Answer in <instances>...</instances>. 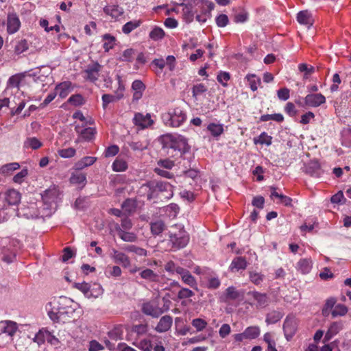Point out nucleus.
Instances as JSON below:
<instances>
[{
    "label": "nucleus",
    "instance_id": "nucleus-53",
    "mask_svg": "<svg viewBox=\"0 0 351 351\" xmlns=\"http://www.w3.org/2000/svg\"><path fill=\"white\" fill-rule=\"evenodd\" d=\"M135 51L133 49H125L120 58L121 61L131 62L134 60Z\"/></svg>",
    "mask_w": 351,
    "mask_h": 351
},
{
    "label": "nucleus",
    "instance_id": "nucleus-56",
    "mask_svg": "<svg viewBox=\"0 0 351 351\" xmlns=\"http://www.w3.org/2000/svg\"><path fill=\"white\" fill-rule=\"evenodd\" d=\"M47 330H40L35 335L34 338V341L37 343L38 345H41L43 344L45 341H46V339H47Z\"/></svg>",
    "mask_w": 351,
    "mask_h": 351
},
{
    "label": "nucleus",
    "instance_id": "nucleus-18",
    "mask_svg": "<svg viewBox=\"0 0 351 351\" xmlns=\"http://www.w3.org/2000/svg\"><path fill=\"white\" fill-rule=\"evenodd\" d=\"M132 89L133 91L132 101H138L143 96L145 86L141 80H134L132 84Z\"/></svg>",
    "mask_w": 351,
    "mask_h": 351
},
{
    "label": "nucleus",
    "instance_id": "nucleus-42",
    "mask_svg": "<svg viewBox=\"0 0 351 351\" xmlns=\"http://www.w3.org/2000/svg\"><path fill=\"white\" fill-rule=\"evenodd\" d=\"M42 146V143L36 137L27 138L24 143V147L26 148H32L37 149Z\"/></svg>",
    "mask_w": 351,
    "mask_h": 351
},
{
    "label": "nucleus",
    "instance_id": "nucleus-44",
    "mask_svg": "<svg viewBox=\"0 0 351 351\" xmlns=\"http://www.w3.org/2000/svg\"><path fill=\"white\" fill-rule=\"evenodd\" d=\"M348 313V308L341 304H337L332 311V316L336 317L338 316H343Z\"/></svg>",
    "mask_w": 351,
    "mask_h": 351
},
{
    "label": "nucleus",
    "instance_id": "nucleus-39",
    "mask_svg": "<svg viewBox=\"0 0 351 351\" xmlns=\"http://www.w3.org/2000/svg\"><path fill=\"white\" fill-rule=\"evenodd\" d=\"M112 168L114 171H124L128 169V164L123 159L117 158L112 163Z\"/></svg>",
    "mask_w": 351,
    "mask_h": 351
},
{
    "label": "nucleus",
    "instance_id": "nucleus-25",
    "mask_svg": "<svg viewBox=\"0 0 351 351\" xmlns=\"http://www.w3.org/2000/svg\"><path fill=\"white\" fill-rule=\"evenodd\" d=\"M172 325V317L169 315H165L161 317L155 330L160 332H166L170 329Z\"/></svg>",
    "mask_w": 351,
    "mask_h": 351
},
{
    "label": "nucleus",
    "instance_id": "nucleus-38",
    "mask_svg": "<svg viewBox=\"0 0 351 351\" xmlns=\"http://www.w3.org/2000/svg\"><path fill=\"white\" fill-rule=\"evenodd\" d=\"M141 24V21L140 20H134L126 23L122 27V32L125 34H128L134 29L138 27Z\"/></svg>",
    "mask_w": 351,
    "mask_h": 351
},
{
    "label": "nucleus",
    "instance_id": "nucleus-49",
    "mask_svg": "<svg viewBox=\"0 0 351 351\" xmlns=\"http://www.w3.org/2000/svg\"><path fill=\"white\" fill-rule=\"evenodd\" d=\"M29 48V45L26 40H19L14 48V51L17 54H21L25 51H27Z\"/></svg>",
    "mask_w": 351,
    "mask_h": 351
},
{
    "label": "nucleus",
    "instance_id": "nucleus-58",
    "mask_svg": "<svg viewBox=\"0 0 351 351\" xmlns=\"http://www.w3.org/2000/svg\"><path fill=\"white\" fill-rule=\"evenodd\" d=\"M250 279L254 284L260 285L264 279V276L258 272L252 271L250 273Z\"/></svg>",
    "mask_w": 351,
    "mask_h": 351
},
{
    "label": "nucleus",
    "instance_id": "nucleus-55",
    "mask_svg": "<svg viewBox=\"0 0 351 351\" xmlns=\"http://www.w3.org/2000/svg\"><path fill=\"white\" fill-rule=\"evenodd\" d=\"M182 6H183V15L184 19L189 21L191 22L193 19V14L192 13L191 10V6L190 5L184 4L182 3L180 4Z\"/></svg>",
    "mask_w": 351,
    "mask_h": 351
},
{
    "label": "nucleus",
    "instance_id": "nucleus-5",
    "mask_svg": "<svg viewBox=\"0 0 351 351\" xmlns=\"http://www.w3.org/2000/svg\"><path fill=\"white\" fill-rule=\"evenodd\" d=\"M60 195L58 188L54 186L44 192L42 198L45 205L43 210H46V212L43 213V215L46 216L51 215V210L56 208V204L60 199Z\"/></svg>",
    "mask_w": 351,
    "mask_h": 351
},
{
    "label": "nucleus",
    "instance_id": "nucleus-19",
    "mask_svg": "<svg viewBox=\"0 0 351 351\" xmlns=\"http://www.w3.org/2000/svg\"><path fill=\"white\" fill-rule=\"evenodd\" d=\"M112 258L116 263L121 264L123 267L130 266V261L128 256L124 253L119 252L115 249L112 250Z\"/></svg>",
    "mask_w": 351,
    "mask_h": 351
},
{
    "label": "nucleus",
    "instance_id": "nucleus-21",
    "mask_svg": "<svg viewBox=\"0 0 351 351\" xmlns=\"http://www.w3.org/2000/svg\"><path fill=\"white\" fill-rule=\"evenodd\" d=\"M342 328V324L341 322H332L326 333L325 334L324 341L327 342L330 340L335 335H336Z\"/></svg>",
    "mask_w": 351,
    "mask_h": 351
},
{
    "label": "nucleus",
    "instance_id": "nucleus-27",
    "mask_svg": "<svg viewBox=\"0 0 351 351\" xmlns=\"http://www.w3.org/2000/svg\"><path fill=\"white\" fill-rule=\"evenodd\" d=\"M247 267V261L245 258L238 256L234 258L230 265V270L232 271H239L241 269L244 270Z\"/></svg>",
    "mask_w": 351,
    "mask_h": 351
},
{
    "label": "nucleus",
    "instance_id": "nucleus-31",
    "mask_svg": "<svg viewBox=\"0 0 351 351\" xmlns=\"http://www.w3.org/2000/svg\"><path fill=\"white\" fill-rule=\"evenodd\" d=\"M20 168L19 162H10L5 164L1 167L0 173L8 176L12 174V173Z\"/></svg>",
    "mask_w": 351,
    "mask_h": 351
},
{
    "label": "nucleus",
    "instance_id": "nucleus-30",
    "mask_svg": "<svg viewBox=\"0 0 351 351\" xmlns=\"http://www.w3.org/2000/svg\"><path fill=\"white\" fill-rule=\"evenodd\" d=\"M252 298L256 302L258 307H265L268 304V298L265 293H261L257 291L249 293Z\"/></svg>",
    "mask_w": 351,
    "mask_h": 351
},
{
    "label": "nucleus",
    "instance_id": "nucleus-24",
    "mask_svg": "<svg viewBox=\"0 0 351 351\" xmlns=\"http://www.w3.org/2000/svg\"><path fill=\"white\" fill-rule=\"evenodd\" d=\"M104 12L112 19H117L123 14V9L119 5H108L104 8Z\"/></svg>",
    "mask_w": 351,
    "mask_h": 351
},
{
    "label": "nucleus",
    "instance_id": "nucleus-11",
    "mask_svg": "<svg viewBox=\"0 0 351 351\" xmlns=\"http://www.w3.org/2000/svg\"><path fill=\"white\" fill-rule=\"evenodd\" d=\"M304 102L310 107H318L326 102L325 97L321 93L308 94L305 97Z\"/></svg>",
    "mask_w": 351,
    "mask_h": 351
},
{
    "label": "nucleus",
    "instance_id": "nucleus-1",
    "mask_svg": "<svg viewBox=\"0 0 351 351\" xmlns=\"http://www.w3.org/2000/svg\"><path fill=\"white\" fill-rule=\"evenodd\" d=\"M189 238L186 232L180 230L178 234L172 233L165 228L161 221H155V246L158 250L168 251L172 248H183L189 243Z\"/></svg>",
    "mask_w": 351,
    "mask_h": 351
},
{
    "label": "nucleus",
    "instance_id": "nucleus-61",
    "mask_svg": "<svg viewBox=\"0 0 351 351\" xmlns=\"http://www.w3.org/2000/svg\"><path fill=\"white\" fill-rule=\"evenodd\" d=\"M119 151V148L117 145H111L105 150L104 156L106 158L112 157L117 155Z\"/></svg>",
    "mask_w": 351,
    "mask_h": 351
},
{
    "label": "nucleus",
    "instance_id": "nucleus-22",
    "mask_svg": "<svg viewBox=\"0 0 351 351\" xmlns=\"http://www.w3.org/2000/svg\"><path fill=\"white\" fill-rule=\"evenodd\" d=\"M224 125L219 123H210L207 125V130L214 138H219L224 132Z\"/></svg>",
    "mask_w": 351,
    "mask_h": 351
},
{
    "label": "nucleus",
    "instance_id": "nucleus-17",
    "mask_svg": "<svg viewBox=\"0 0 351 351\" xmlns=\"http://www.w3.org/2000/svg\"><path fill=\"white\" fill-rule=\"evenodd\" d=\"M75 130L85 141H90L93 139L97 133L95 128L89 127L82 129V128L78 125H75Z\"/></svg>",
    "mask_w": 351,
    "mask_h": 351
},
{
    "label": "nucleus",
    "instance_id": "nucleus-43",
    "mask_svg": "<svg viewBox=\"0 0 351 351\" xmlns=\"http://www.w3.org/2000/svg\"><path fill=\"white\" fill-rule=\"evenodd\" d=\"M275 121L278 123H281L284 120V117L280 113H276L272 114H263L261 117V121Z\"/></svg>",
    "mask_w": 351,
    "mask_h": 351
},
{
    "label": "nucleus",
    "instance_id": "nucleus-37",
    "mask_svg": "<svg viewBox=\"0 0 351 351\" xmlns=\"http://www.w3.org/2000/svg\"><path fill=\"white\" fill-rule=\"evenodd\" d=\"M136 202L133 199H127L122 204L123 210L128 214L134 213L136 210Z\"/></svg>",
    "mask_w": 351,
    "mask_h": 351
},
{
    "label": "nucleus",
    "instance_id": "nucleus-10",
    "mask_svg": "<svg viewBox=\"0 0 351 351\" xmlns=\"http://www.w3.org/2000/svg\"><path fill=\"white\" fill-rule=\"evenodd\" d=\"M18 330V324L10 320L0 322V335L4 333L12 337Z\"/></svg>",
    "mask_w": 351,
    "mask_h": 351
},
{
    "label": "nucleus",
    "instance_id": "nucleus-16",
    "mask_svg": "<svg viewBox=\"0 0 351 351\" xmlns=\"http://www.w3.org/2000/svg\"><path fill=\"white\" fill-rule=\"evenodd\" d=\"M101 68V66L97 62H95L91 65H88L87 66V69L84 71V73L86 74V79L91 82H95L97 80L99 76Z\"/></svg>",
    "mask_w": 351,
    "mask_h": 351
},
{
    "label": "nucleus",
    "instance_id": "nucleus-7",
    "mask_svg": "<svg viewBox=\"0 0 351 351\" xmlns=\"http://www.w3.org/2000/svg\"><path fill=\"white\" fill-rule=\"evenodd\" d=\"M261 335V328L258 326H250L247 327L243 332L234 335V339L237 342H243L245 340H253Z\"/></svg>",
    "mask_w": 351,
    "mask_h": 351
},
{
    "label": "nucleus",
    "instance_id": "nucleus-36",
    "mask_svg": "<svg viewBox=\"0 0 351 351\" xmlns=\"http://www.w3.org/2000/svg\"><path fill=\"white\" fill-rule=\"evenodd\" d=\"M207 90L208 88L204 84H195L192 88V96L195 100H197L198 97L204 95Z\"/></svg>",
    "mask_w": 351,
    "mask_h": 351
},
{
    "label": "nucleus",
    "instance_id": "nucleus-15",
    "mask_svg": "<svg viewBox=\"0 0 351 351\" xmlns=\"http://www.w3.org/2000/svg\"><path fill=\"white\" fill-rule=\"evenodd\" d=\"M176 274L179 275L182 280V282L193 288L196 287L197 282L195 278L191 274L189 271L182 267L178 268L176 269Z\"/></svg>",
    "mask_w": 351,
    "mask_h": 351
},
{
    "label": "nucleus",
    "instance_id": "nucleus-59",
    "mask_svg": "<svg viewBox=\"0 0 351 351\" xmlns=\"http://www.w3.org/2000/svg\"><path fill=\"white\" fill-rule=\"evenodd\" d=\"M166 212L169 214L170 217H175L179 212V206L176 204H171L166 208Z\"/></svg>",
    "mask_w": 351,
    "mask_h": 351
},
{
    "label": "nucleus",
    "instance_id": "nucleus-4",
    "mask_svg": "<svg viewBox=\"0 0 351 351\" xmlns=\"http://www.w3.org/2000/svg\"><path fill=\"white\" fill-rule=\"evenodd\" d=\"M163 123L169 127L178 128L182 125L186 119V112L180 108H171L162 114Z\"/></svg>",
    "mask_w": 351,
    "mask_h": 351
},
{
    "label": "nucleus",
    "instance_id": "nucleus-3",
    "mask_svg": "<svg viewBox=\"0 0 351 351\" xmlns=\"http://www.w3.org/2000/svg\"><path fill=\"white\" fill-rule=\"evenodd\" d=\"M158 141L161 145L162 149L167 152L171 149L183 154L189 152L190 150L187 139L184 136L176 133L163 134L158 138Z\"/></svg>",
    "mask_w": 351,
    "mask_h": 351
},
{
    "label": "nucleus",
    "instance_id": "nucleus-50",
    "mask_svg": "<svg viewBox=\"0 0 351 351\" xmlns=\"http://www.w3.org/2000/svg\"><path fill=\"white\" fill-rule=\"evenodd\" d=\"M68 102L73 106H79L84 104V99L81 95L76 94L71 95L69 98Z\"/></svg>",
    "mask_w": 351,
    "mask_h": 351
},
{
    "label": "nucleus",
    "instance_id": "nucleus-26",
    "mask_svg": "<svg viewBox=\"0 0 351 351\" xmlns=\"http://www.w3.org/2000/svg\"><path fill=\"white\" fill-rule=\"evenodd\" d=\"M20 78L16 75L10 77L8 82V86L5 90L6 94L13 93L19 91Z\"/></svg>",
    "mask_w": 351,
    "mask_h": 351
},
{
    "label": "nucleus",
    "instance_id": "nucleus-40",
    "mask_svg": "<svg viewBox=\"0 0 351 351\" xmlns=\"http://www.w3.org/2000/svg\"><path fill=\"white\" fill-rule=\"evenodd\" d=\"M246 79L249 82L250 88L252 91H256L258 86L261 84V79L254 74H250L246 76Z\"/></svg>",
    "mask_w": 351,
    "mask_h": 351
},
{
    "label": "nucleus",
    "instance_id": "nucleus-28",
    "mask_svg": "<svg viewBox=\"0 0 351 351\" xmlns=\"http://www.w3.org/2000/svg\"><path fill=\"white\" fill-rule=\"evenodd\" d=\"M317 224V220L315 217L306 219L304 223L300 227V232L302 234L310 232L313 231Z\"/></svg>",
    "mask_w": 351,
    "mask_h": 351
},
{
    "label": "nucleus",
    "instance_id": "nucleus-29",
    "mask_svg": "<svg viewBox=\"0 0 351 351\" xmlns=\"http://www.w3.org/2000/svg\"><path fill=\"white\" fill-rule=\"evenodd\" d=\"M297 20L299 23L308 26L312 25L313 22L311 14L307 10L300 11L298 14Z\"/></svg>",
    "mask_w": 351,
    "mask_h": 351
},
{
    "label": "nucleus",
    "instance_id": "nucleus-35",
    "mask_svg": "<svg viewBox=\"0 0 351 351\" xmlns=\"http://www.w3.org/2000/svg\"><path fill=\"white\" fill-rule=\"evenodd\" d=\"M97 160L96 157L93 156H85L80 160L76 164L75 166L77 169H82L85 167H89L93 165Z\"/></svg>",
    "mask_w": 351,
    "mask_h": 351
},
{
    "label": "nucleus",
    "instance_id": "nucleus-41",
    "mask_svg": "<svg viewBox=\"0 0 351 351\" xmlns=\"http://www.w3.org/2000/svg\"><path fill=\"white\" fill-rule=\"evenodd\" d=\"M122 98L121 95H114L110 94H104L102 95L103 108H106L110 103L117 101Z\"/></svg>",
    "mask_w": 351,
    "mask_h": 351
},
{
    "label": "nucleus",
    "instance_id": "nucleus-57",
    "mask_svg": "<svg viewBox=\"0 0 351 351\" xmlns=\"http://www.w3.org/2000/svg\"><path fill=\"white\" fill-rule=\"evenodd\" d=\"M215 22L219 27H224L228 24L229 19L226 14H221L216 17Z\"/></svg>",
    "mask_w": 351,
    "mask_h": 351
},
{
    "label": "nucleus",
    "instance_id": "nucleus-34",
    "mask_svg": "<svg viewBox=\"0 0 351 351\" xmlns=\"http://www.w3.org/2000/svg\"><path fill=\"white\" fill-rule=\"evenodd\" d=\"M253 141L256 145L260 144L270 146L272 143V137L263 132L258 136L254 138Z\"/></svg>",
    "mask_w": 351,
    "mask_h": 351
},
{
    "label": "nucleus",
    "instance_id": "nucleus-12",
    "mask_svg": "<svg viewBox=\"0 0 351 351\" xmlns=\"http://www.w3.org/2000/svg\"><path fill=\"white\" fill-rule=\"evenodd\" d=\"M304 171L313 177H319L322 171L319 162L317 160H313L304 165Z\"/></svg>",
    "mask_w": 351,
    "mask_h": 351
},
{
    "label": "nucleus",
    "instance_id": "nucleus-60",
    "mask_svg": "<svg viewBox=\"0 0 351 351\" xmlns=\"http://www.w3.org/2000/svg\"><path fill=\"white\" fill-rule=\"evenodd\" d=\"M142 311L147 315H154V304L152 302H145L142 305Z\"/></svg>",
    "mask_w": 351,
    "mask_h": 351
},
{
    "label": "nucleus",
    "instance_id": "nucleus-47",
    "mask_svg": "<svg viewBox=\"0 0 351 351\" xmlns=\"http://www.w3.org/2000/svg\"><path fill=\"white\" fill-rule=\"evenodd\" d=\"M282 318V315L279 312L274 311L268 313L265 319L266 323L274 324L278 322Z\"/></svg>",
    "mask_w": 351,
    "mask_h": 351
},
{
    "label": "nucleus",
    "instance_id": "nucleus-52",
    "mask_svg": "<svg viewBox=\"0 0 351 351\" xmlns=\"http://www.w3.org/2000/svg\"><path fill=\"white\" fill-rule=\"evenodd\" d=\"M28 175V170L26 168L23 169L20 172L17 173L12 178L14 183L21 184L25 177Z\"/></svg>",
    "mask_w": 351,
    "mask_h": 351
},
{
    "label": "nucleus",
    "instance_id": "nucleus-54",
    "mask_svg": "<svg viewBox=\"0 0 351 351\" xmlns=\"http://www.w3.org/2000/svg\"><path fill=\"white\" fill-rule=\"evenodd\" d=\"M58 153L60 157L68 158L74 156L76 153V150L73 147H69L60 149Z\"/></svg>",
    "mask_w": 351,
    "mask_h": 351
},
{
    "label": "nucleus",
    "instance_id": "nucleus-13",
    "mask_svg": "<svg viewBox=\"0 0 351 351\" xmlns=\"http://www.w3.org/2000/svg\"><path fill=\"white\" fill-rule=\"evenodd\" d=\"M134 125L139 127L141 129H144L151 125L153 121L151 119L149 114L144 115L142 113H136L133 119Z\"/></svg>",
    "mask_w": 351,
    "mask_h": 351
},
{
    "label": "nucleus",
    "instance_id": "nucleus-6",
    "mask_svg": "<svg viewBox=\"0 0 351 351\" xmlns=\"http://www.w3.org/2000/svg\"><path fill=\"white\" fill-rule=\"evenodd\" d=\"M173 186L167 182H157L155 185V198L161 201L173 197Z\"/></svg>",
    "mask_w": 351,
    "mask_h": 351
},
{
    "label": "nucleus",
    "instance_id": "nucleus-2",
    "mask_svg": "<svg viewBox=\"0 0 351 351\" xmlns=\"http://www.w3.org/2000/svg\"><path fill=\"white\" fill-rule=\"evenodd\" d=\"M49 318L55 322H65L75 311L73 300L66 296L54 297L45 306Z\"/></svg>",
    "mask_w": 351,
    "mask_h": 351
},
{
    "label": "nucleus",
    "instance_id": "nucleus-45",
    "mask_svg": "<svg viewBox=\"0 0 351 351\" xmlns=\"http://www.w3.org/2000/svg\"><path fill=\"white\" fill-rule=\"evenodd\" d=\"M75 287L76 289H77L78 290L81 291L85 295V296H86L87 298H90L93 295V294L90 291V285L85 282H80V283H75Z\"/></svg>",
    "mask_w": 351,
    "mask_h": 351
},
{
    "label": "nucleus",
    "instance_id": "nucleus-32",
    "mask_svg": "<svg viewBox=\"0 0 351 351\" xmlns=\"http://www.w3.org/2000/svg\"><path fill=\"white\" fill-rule=\"evenodd\" d=\"M102 41L103 48L106 52H108L114 47L116 38L110 34H106L102 36Z\"/></svg>",
    "mask_w": 351,
    "mask_h": 351
},
{
    "label": "nucleus",
    "instance_id": "nucleus-51",
    "mask_svg": "<svg viewBox=\"0 0 351 351\" xmlns=\"http://www.w3.org/2000/svg\"><path fill=\"white\" fill-rule=\"evenodd\" d=\"M120 238L126 242H134L136 240V236L132 232L121 230L119 232Z\"/></svg>",
    "mask_w": 351,
    "mask_h": 351
},
{
    "label": "nucleus",
    "instance_id": "nucleus-64",
    "mask_svg": "<svg viewBox=\"0 0 351 351\" xmlns=\"http://www.w3.org/2000/svg\"><path fill=\"white\" fill-rule=\"evenodd\" d=\"M194 295V293L187 288H182L180 290L178 293V297L180 299H186L192 297Z\"/></svg>",
    "mask_w": 351,
    "mask_h": 351
},
{
    "label": "nucleus",
    "instance_id": "nucleus-23",
    "mask_svg": "<svg viewBox=\"0 0 351 351\" xmlns=\"http://www.w3.org/2000/svg\"><path fill=\"white\" fill-rule=\"evenodd\" d=\"M243 295V293L239 291L234 287H229L226 289L224 296L221 298L223 302L235 300Z\"/></svg>",
    "mask_w": 351,
    "mask_h": 351
},
{
    "label": "nucleus",
    "instance_id": "nucleus-14",
    "mask_svg": "<svg viewBox=\"0 0 351 351\" xmlns=\"http://www.w3.org/2000/svg\"><path fill=\"white\" fill-rule=\"evenodd\" d=\"M73 86L70 81H64L56 85L55 92L60 98H65L73 90Z\"/></svg>",
    "mask_w": 351,
    "mask_h": 351
},
{
    "label": "nucleus",
    "instance_id": "nucleus-33",
    "mask_svg": "<svg viewBox=\"0 0 351 351\" xmlns=\"http://www.w3.org/2000/svg\"><path fill=\"white\" fill-rule=\"evenodd\" d=\"M297 268L302 274H308L312 268V261L310 258L301 259L297 264Z\"/></svg>",
    "mask_w": 351,
    "mask_h": 351
},
{
    "label": "nucleus",
    "instance_id": "nucleus-8",
    "mask_svg": "<svg viewBox=\"0 0 351 351\" xmlns=\"http://www.w3.org/2000/svg\"><path fill=\"white\" fill-rule=\"evenodd\" d=\"M283 330L287 340H289L293 337L297 330V322L293 317H287L284 322Z\"/></svg>",
    "mask_w": 351,
    "mask_h": 351
},
{
    "label": "nucleus",
    "instance_id": "nucleus-63",
    "mask_svg": "<svg viewBox=\"0 0 351 351\" xmlns=\"http://www.w3.org/2000/svg\"><path fill=\"white\" fill-rule=\"evenodd\" d=\"M138 348L142 351H152V341L149 339H143L140 341Z\"/></svg>",
    "mask_w": 351,
    "mask_h": 351
},
{
    "label": "nucleus",
    "instance_id": "nucleus-20",
    "mask_svg": "<svg viewBox=\"0 0 351 351\" xmlns=\"http://www.w3.org/2000/svg\"><path fill=\"white\" fill-rule=\"evenodd\" d=\"M4 198L9 205H16L20 202L21 194L14 189H10L5 192Z\"/></svg>",
    "mask_w": 351,
    "mask_h": 351
},
{
    "label": "nucleus",
    "instance_id": "nucleus-46",
    "mask_svg": "<svg viewBox=\"0 0 351 351\" xmlns=\"http://www.w3.org/2000/svg\"><path fill=\"white\" fill-rule=\"evenodd\" d=\"M191 324L197 332H200L206 328L208 323L202 318H195L192 320Z\"/></svg>",
    "mask_w": 351,
    "mask_h": 351
},
{
    "label": "nucleus",
    "instance_id": "nucleus-9",
    "mask_svg": "<svg viewBox=\"0 0 351 351\" xmlns=\"http://www.w3.org/2000/svg\"><path fill=\"white\" fill-rule=\"evenodd\" d=\"M21 27V21L15 13H9L7 18V32L9 34L17 32Z\"/></svg>",
    "mask_w": 351,
    "mask_h": 351
},
{
    "label": "nucleus",
    "instance_id": "nucleus-62",
    "mask_svg": "<svg viewBox=\"0 0 351 351\" xmlns=\"http://www.w3.org/2000/svg\"><path fill=\"white\" fill-rule=\"evenodd\" d=\"M221 285V282L217 277H210L208 280L207 287L208 289H217Z\"/></svg>",
    "mask_w": 351,
    "mask_h": 351
},
{
    "label": "nucleus",
    "instance_id": "nucleus-48",
    "mask_svg": "<svg viewBox=\"0 0 351 351\" xmlns=\"http://www.w3.org/2000/svg\"><path fill=\"white\" fill-rule=\"evenodd\" d=\"M86 178L84 173H73L70 178V182L72 184H84L86 182Z\"/></svg>",
    "mask_w": 351,
    "mask_h": 351
}]
</instances>
